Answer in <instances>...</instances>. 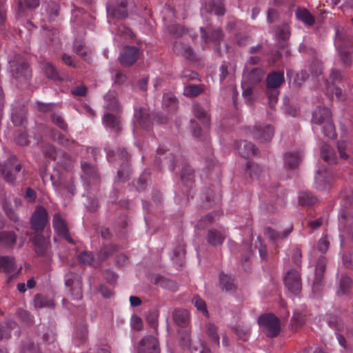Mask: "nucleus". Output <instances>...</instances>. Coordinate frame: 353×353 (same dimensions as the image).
<instances>
[{"label": "nucleus", "mask_w": 353, "mask_h": 353, "mask_svg": "<svg viewBox=\"0 0 353 353\" xmlns=\"http://www.w3.org/2000/svg\"><path fill=\"white\" fill-rule=\"evenodd\" d=\"M52 225L59 236L65 239L70 243H74V241L69 234L67 223L61 216L60 213L54 214L52 219Z\"/></svg>", "instance_id": "nucleus-13"}, {"label": "nucleus", "mask_w": 353, "mask_h": 353, "mask_svg": "<svg viewBox=\"0 0 353 353\" xmlns=\"http://www.w3.org/2000/svg\"><path fill=\"white\" fill-rule=\"evenodd\" d=\"M264 74L265 72L262 68H254L247 74H244V78L252 85L260 82L263 79Z\"/></svg>", "instance_id": "nucleus-32"}, {"label": "nucleus", "mask_w": 353, "mask_h": 353, "mask_svg": "<svg viewBox=\"0 0 353 353\" xmlns=\"http://www.w3.org/2000/svg\"><path fill=\"white\" fill-rule=\"evenodd\" d=\"M332 117L330 110L325 107H318L312 114V121L317 125H322Z\"/></svg>", "instance_id": "nucleus-23"}, {"label": "nucleus", "mask_w": 353, "mask_h": 353, "mask_svg": "<svg viewBox=\"0 0 353 353\" xmlns=\"http://www.w3.org/2000/svg\"><path fill=\"white\" fill-rule=\"evenodd\" d=\"M204 91L203 85L190 84L184 88L183 94L188 97H195Z\"/></svg>", "instance_id": "nucleus-45"}, {"label": "nucleus", "mask_w": 353, "mask_h": 353, "mask_svg": "<svg viewBox=\"0 0 353 353\" xmlns=\"http://www.w3.org/2000/svg\"><path fill=\"white\" fill-rule=\"evenodd\" d=\"M127 0H116V3L109 2L107 5V12L116 18H125L128 15Z\"/></svg>", "instance_id": "nucleus-16"}, {"label": "nucleus", "mask_w": 353, "mask_h": 353, "mask_svg": "<svg viewBox=\"0 0 353 353\" xmlns=\"http://www.w3.org/2000/svg\"><path fill=\"white\" fill-rule=\"evenodd\" d=\"M274 130L271 125H256L254 126L252 134L255 139L269 141L274 135Z\"/></svg>", "instance_id": "nucleus-18"}, {"label": "nucleus", "mask_w": 353, "mask_h": 353, "mask_svg": "<svg viewBox=\"0 0 353 353\" xmlns=\"http://www.w3.org/2000/svg\"><path fill=\"white\" fill-rule=\"evenodd\" d=\"M314 179L315 188L319 190H325L331 187L333 174L328 168L321 167L317 171Z\"/></svg>", "instance_id": "nucleus-10"}, {"label": "nucleus", "mask_w": 353, "mask_h": 353, "mask_svg": "<svg viewBox=\"0 0 353 353\" xmlns=\"http://www.w3.org/2000/svg\"><path fill=\"white\" fill-rule=\"evenodd\" d=\"M245 172L249 174L251 179H259L262 172L261 168L253 162H248Z\"/></svg>", "instance_id": "nucleus-50"}, {"label": "nucleus", "mask_w": 353, "mask_h": 353, "mask_svg": "<svg viewBox=\"0 0 353 353\" xmlns=\"http://www.w3.org/2000/svg\"><path fill=\"white\" fill-rule=\"evenodd\" d=\"M216 214V212H212L201 219L197 223L196 228L199 230H203L212 225L214 221V216Z\"/></svg>", "instance_id": "nucleus-53"}, {"label": "nucleus", "mask_w": 353, "mask_h": 353, "mask_svg": "<svg viewBox=\"0 0 353 353\" xmlns=\"http://www.w3.org/2000/svg\"><path fill=\"white\" fill-rule=\"evenodd\" d=\"M48 213L42 206H38L31 217V228L37 232H42L48 224Z\"/></svg>", "instance_id": "nucleus-8"}, {"label": "nucleus", "mask_w": 353, "mask_h": 353, "mask_svg": "<svg viewBox=\"0 0 353 353\" xmlns=\"http://www.w3.org/2000/svg\"><path fill=\"white\" fill-rule=\"evenodd\" d=\"M325 268L326 259L325 256H321L319 257L315 268V276L312 285V291L314 294L319 292L321 289Z\"/></svg>", "instance_id": "nucleus-14"}, {"label": "nucleus", "mask_w": 353, "mask_h": 353, "mask_svg": "<svg viewBox=\"0 0 353 353\" xmlns=\"http://www.w3.org/2000/svg\"><path fill=\"white\" fill-rule=\"evenodd\" d=\"M204 12L222 16L225 14V8L223 3L219 0H207L205 3V7L201 10L202 16L204 14Z\"/></svg>", "instance_id": "nucleus-20"}, {"label": "nucleus", "mask_w": 353, "mask_h": 353, "mask_svg": "<svg viewBox=\"0 0 353 353\" xmlns=\"http://www.w3.org/2000/svg\"><path fill=\"white\" fill-rule=\"evenodd\" d=\"M10 70L12 76L19 81L28 80L31 77V70L26 59L15 54L10 61Z\"/></svg>", "instance_id": "nucleus-5"}, {"label": "nucleus", "mask_w": 353, "mask_h": 353, "mask_svg": "<svg viewBox=\"0 0 353 353\" xmlns=\"http://www.w3.org/2000/svg\"><path fill=\"white\" fill-rule=\"evenodd\" d=\"M334 46L341 61L346 65H350L353 60V40L345 32L336 29Z\"/></svg>", "instance_id": "nucleus-1"}, {"label": "nucleus", "mask_w": 353, "mask_h": 353, "mask_svg": "<svg viewBox=\"0 0 353 353\" xmlns=\"http://www.w3.org/2000/svg\"><path fill=\"white\" fill-rule=\"evenodd\" d=\"M201 39L205 44L212 43L216 52L220 50V43L223 39L224 34L221 29L214 28L211 26L200 28Z\"/></svg>", "instance_id": "nucleus-7"}, {"label": "nucleus", "mask_w": 353, "mask_h": 353, "mask_svg": "<svg viewBox=\"0 0 353 353\" xmlns=\"http://www.w3.org/2000/svg\"><path fill=\"white\" fill-rule=\"evenodd\" d=\"M284 283L286 288L294 294H298L301 290V274L297 269H291L285 274Z\"/></svg>", "instance_id": "nucleus-11"}, {"label": "nucleus", "mask_w": 353, "mask_h": 353, "mask_svg": "<svg viewBox=\"0 0 353 353\" xmlns=\"http://www.w3.org/2000/svg\"><path fill=\"white\" fill-rule=\"evenodd\" d=\"M43 70L46 75L53 80H61L59 77L57 68L50 63H46L43 66Z\"/></svg>", "instance_id": "nucleus-52"}, {"label": "nucleus", "mask_w": 353, "mask_h": 353, "mask_svg": "<svg viewBox=\"0 0 353 353\" xmlns=\"http://www.w3.org/2000/svg\"><path fill=\"white\" fill-rule=\"evenodd\" d=\"M32 241L36 253L39 256H44L50 246L48 239L40 234H36L32 236Z\"/></svg>", "instance_id": "nucleus-21"}, {"label": "nucleus", "mask_w": 353, "mask_h": 353, "mask_svg": "<svg viewBox=\"0 0 353 353\" xmlns=\"http://www.w3.org/2000/svg\"><path fill=\"white\" fill-rule=\"evenodd\" d=\"M163 107L168 112H174L178 107L176 97L170 94H165L163 97Z\"/></svg>", "instance_id": "nucleus-40"}, {"label": "nucleus", "mask_w": 353, "mask_h": 353, "mask_svg": "<svg viewBox=\"0 0 353 353\" xmlns=\"http://www.w3.org/2000/svg\"><path fill=\"white\" fill-rule=\"evenodd\" d=\"M327 325L332 329L341 330L343 327L341 320L335 314H327L325 316Z\"/></svg>", "instance_id": "nucleus-49"}, {"label": "nucleus", "mask_w": 353, "mask_h": 353, "mask_svg": "<svg viewBox=\"0 0 353 353\" xmlns=\"http://www.w3.org/2000/svg\"><path fill=\"white\" fill-rule=\"evenodd\" d=\"M21 163L15 155H11L2 165L0 170L4 179L14 183L21 178Z\"/></svg>", "instance_id": "nucleus-2"}, {"label": "nucleus", "mask_w": 353, "mask_h": 353, "mask_svg": "<svg viewBox=\"0 0 353 353\" xmlns=\"http://www.w3.org/2000/svg\"><path fill=\"white\" fill-rule=\"evenodd\" d=\"M292 230V226L290 229L283 231V232H279L270 227L265 228L264 234L269 238L271 241H276L280 239L286 238Z\"/></svg>", "instance_id": "nucleus-33"}, {"label": "nucleus", "mask_w": 353, "mask_h": 353, "mask_svg": "<svg viewBox=\"0 0 353 353\" xmlns=\"http://www.w3.org/2000/svg\"><path fill=\"white\" fill-rule=\"evenodd\" d=\"M220 285L227 292L232 291L236 288L234 280L230 276L221 274L219 276Z\"/></svg>", "instance_id": "nucleus-44"}, {"label": "nucleus", "mask_w": 353, "mask_h": 353, "mask_svg": "<svg viewBox=\"0 0 353 353\" xmlns=\"http://www.w3.org/2000/svg\"><path fill=\"white\" fill-rule=\"evenodd\" d=\"M284 81V72L283 71H273L267 76V88L277 89L281 85Z\"/></svg>", "instance_id": "nucleus-22"}, {"label": "nucleus", "mask_w": 353, "mask_h": 353, "mask_svg": "<svg viewBox=\"0 0 353 353\" xmlns=\"http://www.w3.org/2000/svg\"><path fill=\"white\" fill-rule=\"evenodd\" d=\"M237 148L239 154L245 158H249L257 154L259 151L253 143L245 140L240 141L237 144Z\"/></svg>", "instance_id": "nucleus-25"}, {"label": "nucleus", "mask_w": 353, "mask_h": 353, "mask_svg": "<svg viewBox=\"0 0 353 353\" xmlns=\"http://www.w3.org/2000/svg\"><path fill=\"white\" fill-rule=\"evenodd\" d=\"M17 269L15 259L10 256H0V272L10 274Z\"/></svg>", "instance_id": "nucleus-27"}, {"label": "nucleus", "mask_w": 353, "mask_h": 353, "mask_svg": "<svg viewBox=\"0 0 353 353\" xmlns=\"http://www.w3.org/2000/svg\"><path fill=\"white\" fill-rule=\"evenodd\" d=\"M305 321V315L302 312L296 311L292 317V323L293 326L299 327L304 324Z\"/></svg>", "instance_id": "nucleus-60"}, {"label": "nucleus", "mask_w": 353, "mask_h": 353, "mask_svg": "<svg viewBox=\"0 0 353 353\" xmlns=\"http://www.w3.org/2000/svg\"><path fill=\"white\" fill-rule=\"evenodd\" d=\"M51 136L54 141H57L59 144L66 148L70 147L74 143L73 140L67 138L66 137L61 134L56 130H51Z\"/></svg>", "instance_id": "nucleus-43"}, {"label": "nucleus", "mask_w": 353, "mask_h": 353, "mask_svg": "<svg viewBox=\"0 0 353 353\" xmlns=\"http://www.w3.org/2000/svg\"><path fill=\"white\" fill-rule=\"evenodd\" d=\"M298 20L302 21L308 26H312L315 23V19L310 12L305 8H299L295 12Z\"/></svg>", "instance_id": "nucleus-30"}, {"label": "nucleus", "mask_w": 353, "mask_h": 353, "mask_svg": "<svg viewBox=\"0 0 353 353\" xmlns=\"http://www.w3.org/2000/svg\"><path fill=\"white\" fill-rule=\"evenodd\" d=\"M194 116L201 121V122L207 127H209L210 119L208 112L200 105L196 104L193 106Z\"/></svg>", "instance_id": "nucleus-36"}, {"label": "nucleus", "mask_w": 353, "mask_h": 353, "mask_svg": "<svg viewBox=\"0 0 353 353\" xmlns=\"http://www.w3.org/2000/svg\"><path fill=\"white\" fill-rule=\"evenodd\" d=\"M258 323L268 337H275L280 332L279 319L272 314L261 315L258 319Z\"/></svg>", "instance_id": "nucleus-6"}, {"label": "nucleus", "mask_w": 353, "mask_h": 353, "mask_svg": "<svg viewBox=\"0 0 353 353\" xmlns=\"http://www.w3.org/2000/svg\"><path fill=\"white\" fill-rule=\"evenodd\" d=\"M134 116L138 124L142 128L147 130L150 129L154 119H157V121L160 124L166 123L168 121L167 116L150 113L149 111L144 108L135 110Z\"/></svg>", "instance_id": "nucleus-4"}, {"label": "nucleus", "mask_w": 353, "mask_h": 353, "mask_svg": "<svg viewBox=\"0 0 353 353\" xmlns=\"http://www.w3.org/2000/svg\"><path fill=\"white\" fill-rule=\"evenodd\" d=\"M26 111L24 108L19 111L14 110L12 114V121L16 126H24L26 123Z\"/></svg>", "instance_id": "nucleus-42"}, {"label": "nucleus", "mask_w": 353, "mask_h": 353, "mask_svg": "<svg viewBox=\"0 0 353 353\" xmlns=\"http://www.w3.org/2000/svg\"><path fill=\"white\" fill-rule=\"evenodd\" d=\"M149 179V174L147 172H144L141 174L140 177L137 181L134 186L138 191H142L145 190L147 184V181Z\"/></svg>", "instance_id": "nucleus-62"}, {"label": "nucleus", "mask_w": 353, "mask_h": 353, "mask_svg": "<svg viewBox=\"0 0 353 353\" xmlns=\"http://www.w3.org/2000/svg\"><path fill=\"white\" fill-rule=\"evenodd\" d=\"M173 50L177 55H181L188 60H196V54L192 48L187 43L181 41H176L173 46Z\"/></svg>", "instance_id": "nucleus-19"}, {"label": "nucleus", "mask_w": 353, "mask_h": 353, "mask_svg": "<svg viewBox=\"0 0 353 353\" xmlns=\"http://www.w3.org/2000/svg\"><path fill=\"white\" fill-rule=\"evenodd\" d=\"M321 157L328 164L336 163L337 157L334 150L327 144H323L321 146Z\"/></svg>", "instance_id": "nucleus-29"}, {"label": "nucleus", "mask_w": 353, "mask_h": 353, "mask_svg": "<svg viewBox=\"0 0 353 353\" xmlns=\"http://www.w3.org/2000/svg\"><path fill=\"white\" fill-rule=\"evenodd\" d=\"M192 302L194 303L195 307L198 310L201 311L205 316H208V312L206 308L205 302L201 299L199 296H195L192 299Z\"/></svg>", "instance_id": "nucleus-61"}, {"label": "nucleus", "mask_w": 353, "mask_h": 353, "mask_svg": "<svg viewBox=\"0 0 353 353\" xmlns=\"http://www.w3.org/2000/svg\"><path fill=\"white\" fill-rule=\"evenodd\" d=\"M173 253H174V256L173 260H174V259H179L178 264H179V265L181 266L183 265V259L185 255V248H184L183 245H177L174 248Z\"/></svg>", "instance_id": "nucleus-63"}, {"label": "nucleus", "mask_w": 353, "mask_h": 353, "mask_svg": "<svg viewBox=\"0 0 353 353\" xmlns=\"http://www.w3.org/2000/svg\"><path fill=\"white\" fill-rule=\"evenodd\" d=\"M59 5L53 1L48 2L46 6V12L49 20L54 21L59 16Z\"/></svg>", "instance_id": "nucleus-48"}, {"label": "nucleus", "mask_w": 353, "mask_h": 353, "mask_svg": "<svg viewBox=\"0 0 353 353\" xmlns=\"http://www.w3.org/2000/svg\"><path fill=\"white\" fill-rule=\"evenodd\" d=\"M81 168L84 175H81V178L83 182L85 188L90 187V183L98 185L100 182V177L98 174L97 169L87 162H81Z\"/></svg>", "instance_id": "nucleus-9"}, {"label": "nucleus", "mask_w": 353, "mask_h": 353, "mask_svg": "<svg viewBox=\"0 0 353 353\" xmlns=\"http://www.w3.org/2000/svg\"><path fill=\"white\" fill-rule=\"evenodd\" d=\"M17 236L14 232H0V247L12 249L16 243Z\"/></svg>", "instance_id": "nucleus-28"}, {"label": "nucleus", "mask_w": 353, "mask_h": 353, "mask_svg": "<svg viewBox=\"0 0 353 353\" xmlns=\"http://www.w3.org/2000/svg\"><path fill=\"white\" fill-rule=\"evenodd\" d=\"M341 197L345 201L344 208H348L353 203V190H345L341 193Z\"/></svg>", "instance_id": "nucleus-59"}, {"label": "nucleus", "mask_w": 353, "mask_h": 353, "mask_svg": "<svg viewBox=\"0 0 353 353\" xmlns=\"http://www.w3.org/2000/svg\"><path fill=\"white\" fill-rule=\"evenodd\" d=\"M207 334L210 339L212 345L214 347L219 346V336L217 334L216 327L212 323H208L206 325Z\"/></svg>", "instance_id": "nucleus-46"}, {"label": "nucleus", "mask_w": 353, "mask_h": 353, "mask_svg": "<svg viewBox=\"0 0 353 353\" xmlns=\"http://www.w3.org/2000/svg\"><path fill=\"white\" fill-rule=\"evenodd\" d=\"M337 148L341 159H347L349 157L348 154L346 152L350 150V143L344 140H341L337 142Z\"/></svg>", "instance_id": "nucleus-56"}, {"label": "nucleus", "mask_w": 353, "mask_h": 353, "mask_svg": "<svg viewBox=\"0 0 353 353\" xmlns=\"http://www.w3.org/2000/svg\"><path fill=\"white\" fill-rule=\"evenodd\" d=\"M22 350H23V352L27 351L29 353H40L41 352L40 347L37 345H35L34 343H32V342H27V343H24L23 345Z\"/></svg>", "instance_id": "nucleus-64"}, {"label": "nucleus", "mask_w": 353, "mask_h": 353, "mask_svg": "<svg viewBox=\"0 0 353 353\" xmlns=\"http://www.w3.org/2000/svg\"><path fill=\"white\" fill-rule=\"evenodd\" d=\"M284 165L289 169L296 168L301 159L299 152H288L284 155Z\"/></svg>", "instance_id": "nucleus-34"}, {"label": "nucleus", "mask_w": 353, "mask_h": 353, "mask_svg": "<svg viewBox=\"0 0 353 353\" xmlns=\"http://www.w3.org/2000/svg\"><path fill=\"white\" fill-rule=\"evenodd\" d=\"M154 283L159 286L168 289L170 291H176L178 289V285L176 281L161 276H157L154 279Z\"/></svg>", "instance_id": "nucleus-38"}, {"label": "nucleus", "mask_w": 353, "mask_h": 353, "mask_svg": "<svg viewBox=\"0 0 353 353\" xmlns=\"http://www.w3.org/2000/svg\"><path fill=\"white\" fill-rule=\"evenodd\" d=\"M138 353H160L157 338L152 336L144 337L139 343Z\"/></svg>", "instance_id": "nucleus-15"}, {"label": "nucleus", "mask_w": 353, "mask_h": 353, "mask_svg": "<svg viewBox=\"0 0 353 353\" xmlns=\"http://www.w3.org/2000/svg\"><path fill=\"white\" fill-rule=\"evenodd\" d=\"M46 157L55 161L57 164L66 171H70L73 167V161L68 153L61 150H56L52 145H46L43 148Z\"/></svg>", "instance_id": "nucleus-3"}, {"label": "nucleus", "mask_w": 353, "mask_h": 353, "mask_svg": "<svg viewBox=\"0 0 353 353\" xmlns=\"http://www.w3.org/2000/svg\"><path fill=\"white\" fill-rule=\"evenodd\" d=\"M139 50L135 46H126L121 52L119 60L120 63L125 67L133 65L139 59Z\"/></svg>", "instance_id": "nucleus-12"}, {"label": "nucleus", "mask_w": 353, "mask_h": 353, "mask_svg": "<svg viewBox=\"0 0 353 353\" xmlns=\"http://www.w3.org/2000/svg\"><path fill=\"white\" fill-rule=\"evenodd\" d=\"M40 0H19L17 5V17L22 18L26 14V8L35 9L39 7Z\"/></svg>", "instance_id": "nucleus-26"}, {"label": "nucleus", "mask_w": 353, "mask_h": 353, "mask_svg": "<svg viewBox=\"0 0 353 353\" xmlns=\"http://www.w3.org/2000/svg\"><path fill=\"white\" fill-rule=\"evenodd\" d=\"M174 322L180 327H185L189 323V313L184 309H175L172 313Z\"/></svg>", "instance_id": "nucleus-31"}, {"label": "nucleus", "mask_w": 353, "mask_h": 353, "mask_svg": "<svg viewBox=\"0 0 353 353\" xmlns=\"http://www.w3.org/2000/svg\"><path fill=\"white\" fill-rule=\"evenodd\" d=\"M316 202V198L310 192H302L299 196V203L303 206L312 205Z\"/></svg>", "instance_id": "nucleus-47"}, {"label": "nucleus", "mask_w": 353, "mask_h": 353, "mask_svg": "<svg viewBox=\"0 0 353 353\" xmlns=\"http://www.w3.org/2000/svg\"><path fill=\"white\" fill-rule=\"evenodd\" d=\"M105 101V107L107 110L112 113L119 114L120 112V105L118 99L113 94H108L104 97Z\"/></svg>", "instance_id": "nucleus-35"}, {"label": "nucleus", "mask_w": 353, "mask_h": 353, "mask_svg": "<svg viewBox=\"0 0 353 353\" xmlns=\"http://www.w3.org/2000/svg\"><path fill=\"white\" fill-rule=\"evenodd\" d=\"M352 284V279L347 275H343L339 280V290L337 291V294L339 295L347 294L350 291Z\"/></svg>", "instance_id": "nucleus-39"}, {"label": "nucleus", "mask_w": 353, "mask_h": 353, "mask_svg": "<svg viewBox=\"0 0 353 353\" xmlns=\"http://www.w3.org/2000/svg\"><path fill=\"white\" fill-rule=\"evenodd\" d=\"M51 120L54 124L61 130L66 131L68 125L61 115L58 113L54 112L51 115Z\"/></svg>", "instance_id": "nucleus-57"}, {"label": "nucleus", "mask_w": 353, "mask_h": 353, "mask_svg": "<svg viewBox=\"0 0 353 353\" xmlns=\"http://www.w3.org/2000/svg\"><path fill=\"white\" fill-rule=\"evenodd\" d=\"M226 236L224 230L211 229L208 230L207 235L208 243L212 246L221 245Z\"/></svg>", "instance_id": "nucleus-24"}, {"label": "nucleus", "mask_w": 353, "mask_h": 353, "mask_svg": "<svg viewBox=\"0 0 353 353\" xmlns=\"http://www.w3.org/2000/svg\"><path fill=\"white\" fill-rule=\"evenodd\" d=\"M117 156L122 162L121 168L117 172L118 178L120 181H124L129 177L128 160L130 155L125 149H120L117 152Z\"/></svg>", "instance_id": "nucleus-17"}, {"label": "nucleus", "mask_w": 353, "mask_h": 353, "mask_svg": "<svg viewBox=\"0 0 353 353\" xmlns=\"http://www.w3.org/2000/svg\"><path fill=\"white\" fill-rule=\"evenodd\" d=\"M118 114H119L112 112L105 113L103 117V124L108 128L119 130V125L120 121Z\"/></svg>", "instance_id": "nucleus-37"}, {"label": "nucleus", "mask_w": 353, "mask_h": 353, "mask_svg": "<svg viewBox=\"0 0 353 353\" xmlns=\"http://www.w3.org/2000/svg\"><path fill=\"white\" fill-rule=\"evenodd\" d=\"M79 260L81 263L84 265L95 266V262L92 252L87 251L83 252L79 254Z\"/></svg>", "instance_id": "nucleus-58"}, {"label": "nucleus", "mask_w": 353, "mask_h": 353, "mask_svg": "<svg viewBox=\"0 0 353 353\" xmlns=\"http://www.w3.org/2000/svg\"><path fill=\"white\" fill-rule=\"evenodd\" d=\"M339 220L340 227L345 229L346 225H351L353 223V213L349 214L345 210H342L339 213Z\"/></svg>", "instance_id": "nucleus-51"}, {"label": "nucleus", "mask_w": 353, "mask_h": 353, "mask_svg": "<svg viewBox=\"0 0 353 353\" xmlns=\"http://www.w3.org/2000/svg\"><path fill=\"white\" fill-rule=\"evenodd\" d=\"M117 250V247L114 245H107L104 246L99 253V258L101 261H104L114 253Z\"/></svg>", "instance_id": "nucleus-54"}, {"label": "nucleus", "mask_w": 353, "mask_h": 353, "mask_svg": "<svg viewBox=\"0 0 353 353\" xmlns=\"http://www.w3.org/2000/svg\"><path fill=\"white\" fill-rule=\"evenodd\" d=\"M323 125V132L324 135L329 139H334L336 137V132L334 125L332 121V119L326 121Z\"/></svg>", "instance_id": "nucleus-55"}, {"label": "nucleus", "mask_w": 353, "mask_h": 353, "mask_svg": "<svg viewBox=\"0 0 353 353\" xmlns=\"http://www.w3.org/2000/svg\"><path fill=\"white\" fill-rule=\"evenodd\" d=\"M181 179L186 186H191L194 182V172L188 165H185L181 170Z\"/></svg>", "instance_id": "nucleus-41"}]
</instances>
